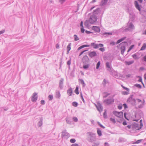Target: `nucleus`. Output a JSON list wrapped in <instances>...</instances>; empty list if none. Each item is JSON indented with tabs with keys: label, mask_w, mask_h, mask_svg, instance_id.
<instances>
[{
	"label": "nucleus",
	"mask_w": 146,
	"mask_h": 146,
	"mask_svg": "<svg viewBox=\"0 0 146 146\" xmlns=\"http://www.w3.org/2000/svg\"><path fill=\"white\" fill-rule=\"evenodd\" d=\"M98 48L99 47H102L104 46V45L102 44H98Z\"/></svg>",
	"instance_id": "57"
},
{
	"label": "nucleus",
	"mask_w": 146,
	"mask_h": 146,
	"mask_svg": "<svg viewBox=\"0 0 146 146\" xmlns=\"http://www.w3.org/2000/svg\"><path fill=\"white\" fill-rule=\"evenodd\" d=\"M64 79L62 78L60 79L59 81V88L60 90H62L63 88Z\"/></svg>",
	"instance_id": "14"
},
{
	"label": "nucleus",
	"mask_w": 146,
	"mask_h": 146,
	"mask_svg": "<svg viewBox=\"0 0 146 146\" xmlns=\"http://www.w3.org/2000/svg\"><path fill=\"white\" fill-rule=\"evenodd\" d=\"M91 46H92L94 48L97 49L98 48V44H95L94 43H92L91 44Z\"/></svg>",
	"instance_id": "24"
},
{
	"label": "nucleus",
	"mask_w": 146,
	"mask_h": 146,
	"mask_svg": "<svg viewBox=\"0 0 146 146\" xmlns=\"http://www.w3.org/2000/svg\"><path fill=\"white\" fill-rule=\"evenodd\" d=\"M143 141V139H139L136 142L133 143V144L139 143Z\"/></svg>",
	"instance_id": "45"
},
{
	"label": "nucleus",
	"mask_w": 146,
	"mask_h": 146,
	"mask_svg": "<svg viewBox=\"0 0 146 146\" xmlns=\"http://www.w3.org/2000/svg\"><path fill=\"white\" fill-rule=\"evenodd\" d=\"M129 91H124L123 92H122V94H123L124 95H127L128 94H129V92H128Z\"/></svg>",
	"instance_id": "47"
},
{
	"label": "nucleus",
	"mask_w": 146,
	"mask_h": 146,
	"mask_svg": "<svg viewBox=\"0 0 146 146\" xmlns=\"http://www.w3.org/2000/svg\"><path fill=\"white\" fill-rule=\"evenodd\" d=\"M67 123L71 124L73 122L72 119L71 118L69 117H67L65 119Z\"/></svg>",
	"instance_id": "18"
},
{
	"label": "nucleus",
	"mask_w": 146,
	"mask_h": 146,
	"mask_svg": "<svg viewBox=\"0 0 146 146\" xmlns=\"http://www.w3.org/2000/svg\"><path fill=\"white\" fill-rule=\"evenodd\" d=\"M120 45H121L120 48L121 54H123L125 50V47L127 45V42L124 41L121 43Z\"/></svg>",
	"instance_id": "5"
},
{
	"label": "nucleus",
	"mask_w": 146,
	"mask_h": 146,
	"mask_svg": "<svg viewBox=\"0 0 146 146\" xmlns=\"http://www.w3.org/2000/svg\"><path fill=\"white\" fill-rule=\"evenodd\" d=\"M129 18L131 21H133L135 19V16L133 13H130Z\"/></svg>",
	"instance_id": "19"
},
{
	"label": "nucleus",
	"mask_w": 146,
	"mask_h": 146,
	"mask_svg": "<svg viewBox=\"0 0 146 146\" xmlns=\"http://www.w3.org/2000/svg\"><path fill=\"white\" fill-rule=\"evenodd\" d=\"M82 54V51H80V52L78 58L77 60V66L80 68H82V57L80 56Z\"/></svg>",
	"instance_id": "3"
},
{
	"label": "nucleus",
	"mask_w": 146,
	"mask_h": 146,
	"mask_svg": "<svg viewBox=\"0 0 146 146\" xmlns=\"http://www.w3.org/2000/svg\"><path fill=\"white\" fill-rule=\"evenodd\" d=\"M88 137L87 138V140L90 142L95 141L96 139V134L92 132H88L87 133Z\"/></svg>",
	"instance_id": "1"
},
{
	"label": "nucleus",
	"mask_w": 146,
	"mask_h": 146,
	"mask_svg": "<svg viewBox=\"0 0 146 146\" xmlns=\"http://www.w3.org/2000/svg\"><path fill=\"white\" fill-rule=\"evenodd\" d=\"M66 130L65 129L62 132L61 137L62 138H64L67 139L69 137V134L66 132Z\"/></svg>",
	"instance_id": "8"
},
{
	"label": "nucleus",
	"mask_w": 146,
	"mask_h": 146,
	"mask_svg": "<svg viewBox=\"0 0 146 146\" xmlns=\"http://www.w3.org/2000/svg\"><path fill=\"white\" fill-rule=\"evenodd\" d=\"M97 17L94 14L91 16L89 19V22L91 24H93L96 22L97 19Z\"/></svg>",
	"instance_id": "6"
},
{
	"label": "nucleus",
	"mask_w": 146,
	"mask_h": 146,
	"mask_svg": "<svg viewBox=\"0 0 146 146\" xmlns=\"http://www.w3.org/2000/svg\"><path fill=\"white\" fill-rule=\"evenodd\" d=\"M74 92L77 95H78L79 94V86H76L75 90L74 91Z\"/></svg>",
	"instance_id": "25"
},
{
	"label": "nucleus",
	"mask_w": 146,
	"mask_h": 146,
	"mask_svg": "<svg viewBox=\"0 0 146 146\" xmlns=\"http://www.w3.org/2000/svg\"><path fill=\"white\" fill-rule=\"evenodd\" d=\"M92 29L94 31L97 33H99L100 31V28L96 26H93L92 27Z\"/></svg>",
	"instance_id": "15"
},
{
	"label": "nucleus",
	"mask_w": 146,
	"mask_h": 146,
	"mask_svg": "<svg viewBox=\"0 0 146 146\" xmlns=\"http://www.w3.org/2000/svg\"><path fill=\"white\" fill-rule=\"evenodd\" d=\"M111 64L109 62H107L106 63V66L107 70L109 72L112 71V68L111 66Z\"/></svg>",
	"instance_id": "13"
},
{
	"label": "nucleus",
	"mask_w": 146,
	"mask_h": 146,
	"mask_svg": "<svg viewBox=\"0 0 146 146\" xmlns=\"http://www.w3.org/2000/svg\"><path fill=\"white\" fill-rule=\"evenodd\" d=\"M99 8H98L94 10L93 13L94 14H97L99 12Z\"/></svg>",
	"instance_id": "31"
},
{
	"label": "nucleus",
	"mask_w": 146,
	"mask_h": 146,
	"mask_svg": "<svg viewBox=\"0 0 146 146\" xmlns=\"http://www.w3.org/2000/svg\"><path fill=\"white\" fill-rule=\"evenodd\" d=\"M66 0H59V2L62 4Z\"/></svg>",
	"instance_id": "56"
},
{
	"label": "nucleus",
	"mask_w": 146,
	"mask_h": 146,
	"mask_svg": "<svg viewBox=\"0 0 146 146\" xmlns=\"http://www.w3.org/2000/svg\"><path fill=\"white\" fill-rule=\"evenodd\" d=\"M126 11L128 12L130 14V13H132V12L130 11V10L129 9V7H127V9L126 10Z\"/></svg>",
	"instance_id": "63"
},
{
	"label": "nucleus",
	"mask_w": 146,
	"mask_h": 146,
	"mask_svg": "<svg viewBox=\"0 0 146 146\" xmlns=\"http://www.w3.org/2000/svg\"><path fill=\"white\" fill-rule=\"evenodd\" d=\"M74 39L75 41H77L79 40V38L76 35H74Z\"/></svg>",
	"instance_id": "38"
},
{
	"label": "nucleus",
	"mask_w": 146,
	"mask_h": 146,
	"mask_svg": "<svg viewBox=\"0 0 146 146\" xmlns=\"http://www.w3.org/2000/svg\"><path fill=\"white\" fill-rule=\"evenodd\" d=\"M122 86L123 88L124 89H125V90H126L127 91H129V88H126V87L123 86Z\"/></svg>",
	"instance_id": "58"
},
{
	"label": "nucleus",
	"mask_w": 146,
	"mask_h": 146,
	"mask_svg": "<svg viewBox=\"0 0 146 146\" xmlns=\"http://www.w3.org/2000/svg\"><path fill=\"white\" fill-rule=\"evenodd\" d=\"M134 4L135 5V6L136 8L139 11H140L141 10V8L139 5L138 3V2L136 1H135L134 2Z\"/></svg>",
	"instance_id": "22"
},
{
	"label": "nucleus",
	"mask_w": 146,
	"mask_h": 146,
	"mask_svg": "<svg viewBox=\"0 0 146 146\" xmlns=\"http://www.w3.org/2000/svg\"><path fill=\"white\" fill-rule=\"evenodd\" d=\"M89 56L91 58H93L97 56V54L95 51H92L89 52Z\"/></svg>",
	"instance_id": "16"
},
{
	"label": "nucleus",
	"mask_w": 146,
	"mask_h": 146,
	"mask_svg": "<svg viewBox=\"0 0 146 146\" xmlns=\"http://www.w3.org/2000/svg\"><path fill=\"white\" fill-rule=\"evenodd\" d=\"M110 94V93H108L107 92H104L103 93V98H106Z\"/></svg>",
	"instance_id": "28"
},
{
	"label": "nucleus",
	"mask_w": 146,
	"mask_h": 146,
	"mask_svg": "<svg viewBox=\"0 0 146 146\" xmlns=\"http://www.w3.org/2000/svg\"><path fill=\"white\" fill-rule=\"evenodd\" d=\"M98 124L101 127H102L103 129H104L105 128V127L103 126L99 122H97Z\"/></svg>",
	"instance_id": "43"
},
{
	"label": "nucleus",
	"mask_w": 146,
	"mask_h": 146,
	"mask_svg": "<svg viewBox=\"0 0 146 146\" xmlns=\"http://www.w3.org/2000/svg\"><path fill=\"white\" fill-rule=\"evenodd\" d=\"M40 121L38 123V127H41L43 124V118L42 117L40 118Z\"/></svg>",
	"instance_id": "21"
},
{
	"label": "nucleus",
	"mask_w": 146,
	"mask_h": 146,
	"mask_svg": "<svg viewBox=\"0 0 146 146\" xmlns=\"http://www.w3.org/2000/svg\"><path fill=\"white\" fill-rule=\"evenodd\" d=\"M108 0H102L101 1L100 5L101 6H103L106 5L108 2Z\"/></svg>",
	"instance_id": "23"
},
{
	"label": "nucleus",
	"mask_w": 146,
	"mask_h": 146,
	"mask_svg": "<svg viewBox=\"0 0 146 146\" xmlns=\"http://www.w3.org/2000/svg\"><path fill=\"white\" fill-rule=\"evenodd\" d=\"M78 121V119L76 117H73L72 120V121H74L75 122H76Z\"/></svg>",
	"instance_id": "41"
},
{
	"label": "nucleus",
	"mask_w": 146,
	"mask_h": 146,
	"mask_svg": "<svg viewBox=\"0 0 146 146\" xmlns=\"http://www.w3.org/2000/svg\"><path fill=\"white\" fill-rule=\"evenodd\" d=\"M48 100L50 101L52 100L53 98V95H49L48 97Z\"/></svg>",
	"instance_id": "32"
},
{
	"label": "nucleus",
	"mask_w": 146,
	"mask_h": 146,
	"mask_svg": "<svg viewBox=\"0 0 146 146\" xmlns=\"http://www.w3.org/2000/svg\"><path fill=\"white\" fill-rule=\"evenodd\" d=\"M80 26L81 27L80 28V31L82 33V21H81L80 23Z\"/></svg>",
	"instance_id": "48"
},
{
	"label": "nucleus",
	"mask_w": 146,
	"mask_h": 146,
	"mask_svg": "<svg viewBox=\"0 0 146 146\" xmlns=\"http://www.w3.org/2000/svg\"><path fill=\"white\" fill-rule=\"evenodd\" d=\"M89 59L87 56H84L83 57V62L84 63L89 62Z\"/></svg>",
	"instance_id": "20"
},
{
	"label": "nucleus",
	"mask_w": 146,
	"mask_h": 146,
	"mask_svg": "<svg viewBox=\"0 0 146 146\" xmlns=\"http://www.w3.org/2000/svg\"><path fill=\"white\" fill-rule=\"evenodd\" d=\"M107 81L105 79H104L103 81L102 84L103 85H105Z\"/></svg>",
	"instance_id": "60"
},
{
	"label": "nucleus",
	"mask_w": 146,
	"mask_h": 146,
	"mask_svg": "<svg viewBox=\"0 0 146 146\" xmlns=\"http://www.w3.org/2000/svg\"><path fill=\"white\" fill-rule=\"evenodd\" d=\"M134 62L133 60H131L129 61H125V64H126L129 65L133 64Z\"/></svg>",
	"instance_id": "27"
},
{
	"label": "nucleus",
	"mask_w": 146,
	"mask_h": 146,
	"mask_svg": "<svg viewBox=\"0 0 146 146\" xmlns=\"http://www.w3.org/2000/svg\"><path fill=\"white\" fill-rule=\"evenodd\" d=\"M120 118L121 119H120L117 120V122H119V123H121L123 119V118Z\"/></svg>",
	"instance_id": "55"
},
{
	"label": "nucleus",
	"mask_w": 146,
	"mask_h": 146,
	"mask_svg": "<svg viewBox=\"0 0 146 146\" xmlns=\"http://www.w3.org/2000/svg\"><path fill=\"white\" fill-rule=\"evenodd\" d=\"M134 86L139 89H141L142 88L140 84H134Z\"/></svg>",
	"instance_id": "33"
},
{
	"label": "nucleus",
	"mask_w": 146,
	"mask_h": 146,
	"mask_svg": "<svg viewBox=\"0 0 146 146\" xmlns=\"http://www.w3.org/2000/svg\"><path fill=\"white\" fill-rule=\"evenodd\" d=\"M61 94L59 91L56 90V91L55 95V97L56 98L60 99V98Z\"/></svg>",
	"instance_id": "17"
},
{
	"label": "nucleus",
	"mask_w": 146,
	"mask_h": 146,
	"mask_svg": "<svg viewBox=\"0 0 146 146\" xmlns=\"http://www.w3.org/2000/svg\"><path fill=\"white\" fill-rule=\"evenodd\" d=\"M67 93L69 96H71L72 95H74V94L73 93L72 89L71 87H70L67 90Z\"/></svg>",
	"instance_id": "12"
},
{
	"label": "nucleus",
	"mask_w": 146,
	"mask_h": 146,
	"mask_svg": "<svg viewBox=\"0 0 146 146\" xmlns=\"http://www.w3.org/2000/svg\"><path fill=\"white\" fill-rule=\"evenodd\" d=\"M113 113L116 116L119 118H123V112L122 111L118 112L115 111H113Z\"/></svg>",
	"instance_id": "9"
},
{
	"label": "nucleus",
	"mask_w": 146,
	"mask_h": 146,
	"mask_svg": "<svg viewBox=\"0 0 146 146\" xmlns=\"http://www.w3.org/2000/svg\"><path fill=\"white\" fill-rule=\"evenodd\" d=\"M146 48V44L145 43H144L141 47L140 50H145Z\"/></svg>",
	"instance_id": "29"
},
{
	"label": "nucleus",
	"mask_w": 146,
	"mask_h": 146,
	"mask_svg": "<svg viewBox=\"0 0 146 146\" xmlns=\"http://www.w3.org/2000/svg\"><path fill=\"white\" fill-rule=\"evenodd\" d=\"M89 65L88 64H87L85 65H84L83 68L85 69H86L89 67Z\"/></svg>",
	"instance_id": "42"
},
{
	"label": "nucleus",
	"mask_w": 146,
	"mask_h": 146,
	"mask_svg": "<svg viewBox=\"0 0 146 146\" xmlns=\"http://www.w3.org/2000/svg\"><path fill=\"white\" fill-rule=\"evenodd\" d=\"M76 141V139L74 138L71 139L70 140V142L72 143H74Z\"/></svg>",
	"instance_id": "40"
},
{
	"label": "nucleus",
	"mask_w": 146,
	"mask_h": 146,
	"mask_svg": "<svg viewBox=\"0 0 146 146\" xmlns=\"http://www.w3.org/2000/svg\"><path fill=\"white\" fill-rule=\"evenodd\" d=\"M122 106L121 105H119L118 106V108L119 110H121L122 109Z\"/></svg>",
	"instance_id": "61"
},
{
	"label": "nucleus",
	"mask_w": 146,
	"mask_h": 146,
	"mask_svg": "<svg viewBox=\"0 0 146 146\" xmlns=\"http://www.w3.org/2000/svg\"><path fill=\"white\" fill-rule=\"evenodd\" d=\"M99 50L103 52L105 51V49L104 48H100L99 49Z\"/></svg>",
	"instance_id": "54"
},
{
	"label": "nucleus",
	"mask_w": 146,
	"mask_h": 146,
	"mask_svg": "<svg viewBox=\"0 0 146 146\" xmlns=\"http://www.w3.org/2000/svg\"><path fill=\"white\" fill-rule=\"evenodd\" d=\"M56 48L57 49H59L60 48V45L58 43H57L56 45Z\"/></svg>",
	"instance_id": "62"
},
{
	"label": "nucleus",
	"mask_w": 146,
	"mask_h": 146,
	"mask_svg": "<svg viewBox=\"0 0 146 146\" xmlns=\"http://www.w3.org/2000/svg\"><path fill=\"white\" fill-rule=\"evenodd\" d=\"M71 63V58H70L67 62V65L70 66Z\"/></svg>",
	"instance_id": "39"
},
{
	"label": "nucleus",
	"mask_w": 146,
	"mask_h": 146,
	"mask_svg": "<svg viewBox=\"0 0 146 146\" xmlns=\"http://www.w3.org/2000/svg\"><path fill=\"white\" fill-rule=\"evenodd\" d=\"M37 93L36 92L34 93L31 97V101L33 102H36L38 99Z\"/></svg>",
	"instance_id": "10"
},
{
	"label": "nucleus",
	"mask_w": 146,
	"mask_h": 146,
	"mask_svg": "<svg viewBox=\"0 0 146 146\" xmlns=\"http://www.w3.org/2000/svg\"><path fill=\"white\" fill-rule=\"evenodd\" d=\"M133 126L135 129H137L139 127V124L137 123H134L133 124Z\"/></svg>",
	"instance_id": "36"
},
{
	"label": "nucleus",
	"mask_w": 146,
	"mask_h": 146,
	"mask_svg": "<svg viewBox=\"0 0 146 146\" xmlns=\"http://www.w3.org/2000/svg\"><path fill=\"white\" fill-rule=\"evenodd\" d=\"M96 106L97 109L100 112V113L103 110V107L100 103L98 102L97 103V105H96Z\"/></svg>",
	"instance_id": "11"
},
{
	"label": "nucleus",
	"mask_w": 146,
	"mask_h": 146,
	"mask_svg": "<svg viewBox=\"0 0 146 146\" xmlns=\"http://www.w3.org/2000/svg\"><path fill=\"white\" fill-rule=\"evenodd\" d=\"M115 44V43L114 41L111 42L110 43V44L112 45H114Z\"/></svg>",
	"instance_id": "59"
},
{
	"label": "nucleus",
	"mask_w": 146,
	"mask_h": 146,
	"mask_svg": "<svg viewBox=\"0 0 146 146\" xmlns=\"http://www.w3.org/2000/svg\"><path fill=\"white\" fill-rule=\"evenodd\" d=\"M123 140V139L122 138H120L119 139V142L122 141Z\"/></svg>",
	"instance_id": "64"
},
{
	"label": "nucleus",
	"mask_w": 146,
	"mask_h": 146,
	"mask_svg": "<svg viewBox=\"0 0 146 146\" xmlns=\"http://www.w3.org/2000/svg\"><path fill=\"white\" fill-rule=\"evenodd\" d=\"M78 105V103L75 102H73L72 103V106L74 107H77Z\"/></svg>",
	"instance_id": "35"
},
{
	"label": "nucleus",
	"mask_w": 146,
	"mask_h": 146,
	"mask_svg": "<svg viewBox=\"0 0 146 146\" xmlns=\"http://www.w3.org/2000/svg\"><path fill=\"white\" fill-rule=\"evenodd\" d=\"M107 111L106 110H105V111L103 113V117L104 118H107Z\"/></svg>",
	"instance_id": "30"
},
{
	"label": "nucleus",
	"mask_w": 146,
	"mask_h": 146,
	"mask_svg": "<svg viewBox=\"0 0 146 146\" xmlns=\"http://www.w3.org/2000/svg\"><path fill=\"white\" fill-rule=\"evenodd\" d=\"M135 29V27L132 22H130V20L127 23V27L124 30V31L127 32V31L132 32Z\"/></svg>",
	"instance_id": "2"
},
{
	"label": "nucleus",
	"mask_w": 146,
	"mask_h": 146,
	"mask_svg": "<svg viewBox=\"0 0 146 146\" xmlns=\"http://www.w3.org/2000/svg\"><path fill=\"white\" fill-rule=\"evenodd\" d=\"M144 104H141L140 105H139L138 106V107L139 108H142L143 107V105H144Z\"/></svg>",
	"instance_id": "51"
},
{
	"label": "nucleus",
	"mask_w": 146,
	"mask_h": 146,
	"mask_svg": "<svg viewBox=\"0 0 146 146\" xmlns=\"http://www.w3.org/2000/svg\"><path fill=\"white\" fill-rule=\"evenodd\" d=\"M71 43H69L67 47V50H70L71 49Z\"/></svg>",
	"instance_id": "34"
},
{
	"label": "nucleus",
	"mask_w": 146,
	"mask_h": 146,
	"mask_svg": "<svg viewBox=\"0 0 146 146\" xmlns=\"http://www.w3.org/2000/svg\"><path fill=\"white\" fill-rule=\"evenodd\" d=\"M97 133L98 135L100 137L102 135L101 131L98 128H97Z\"/></svg>",
	"instance_id": "26"
},
{
	"label": "nucleus",
	"mask_w": 146,
	"mask_h": 146,
	"mask_svg": "<svg viewBox=\"0 0 146 146\" xmlns=\"http://www.w3.org/2000/svg\"><path fill=\"white\" fill-rule=\"evenodd\" d=\"M110 120L112 121L114 123H115L116 122V121H115V119L114 118H110Z\"/></svg>",
	"instance_id": "53"
},
{
	"label": "nucleus",
	"mask_w": 146,
	"mask_h": 146,
	"mask_svg": "<svg viewBox=\"0 0 146 146\" xmlns=\"http://www.w3.org/2000/svg\"><path fill=\"white\" fill-rule=\"evenodd\" d=\"M112 32H105L104 33V35H112Z\"/></svg>",
	"instance_id": "50"
},
{
	"label": "nucleus",
	"mask_w": 146,
	"mask_h": 146,
	"mask_svg": "<svg viewBox=\"0 0 146 146\" xmlns=\"http://www.w3.org/2000/svg\"><path fill=\"white\" fill-rule=\"evenodd\" d=\"M132 56L135 59H137L139 58H138L137 56L135 54L132 55Z\"/></svg>",
	"instance_id": "37"
},
{
	"label": "nucleus",
	"mask_w": 146,
	"mask_h": 146,
	"mask_svg": "<svg viewBox=\"0 0 146 146\" xmlns=\"http://www.w3.org/2000/svg\"><path fill=\"white\" fill-rule=\"evenodd\" d=\"M45 102L44 100H42L40 101V104L42 105H44L45 104Z\"/></svg>",
	"instance_id": "49"
},
{
	"label": "nucleus",
	"mask_w": 146,
	"mask_h": 146,
	"mask_svg": "<svg viewBox=\"0 0 146 146\" xmlns=\"http://www.w3.org/2000/svg\"><path fill=\"white\" fill-rule=\"evenodd\" d=\"M114 102V100L113 98L110 99H107L104 100L103 101V103L108 105L112 104Z\"/></svg>",
	"instance_id": "7"
},
{
	"label": "nucleus",
	"mask_w": 146,
	"mask_h": 146,
	"mask_svg": "<svg viewBox=\"0 0 146 146\" xmlns=\"http://www.w3.org/2000/svg\"><path fill=\"white\" fill-rule=\"evenodd\" d=\"M85 25L87 27H88L89 26V23L88 21H86L84 23Z\"/></svg>",
	"instance_id": "52"
},
{
	"label": "nucleus",
	"mask_w": 146,
	"mask_h": 146,
	"mask_svg": "<svg viewBox=\"0 0 146 146\" xmlns=\"http://www.w3.org/2000/svg\"><path fill=\"white\" fill-rule=\"evenodd\" d=\"M82 49V45L81 46H80L78 48L76 51V52L77 53H78L79 50H80Z\"/></svg>",
	"instance_id": "44"
},
{
	"label": "nucleus",
	"mask_w": 146,
	"mask_h": 146,
	"mask_svg": "<svg viewBox=\"0 0 146 146\" xmlns=\"http://www.w3.org/2000/svg\"><path fill=\"white\" fill-rule=\"evenodd\" d=\"M134 96L133 95H131L128 98L127 100V102L128 103H130L131 105L134 106L136 105V100L133 98Z\"/></svg>",
	"instance_id": "4"
},
{
	"label": "nucleus",
	"mask_w": 146,
	"mask_h": 146,
	"mask_svg": "<svg viewBox=\"0 0 146 146\" xmlns=\"http://www.w3.org/2000/svg\"><path fill=\"white\" fill-rule=\"evenodd\" d=\"M100 61H98L96 64V68L97 69H98L99 68L100 66Z\"/></svg>",
	"instance_id": "46"
}]
</instances>
